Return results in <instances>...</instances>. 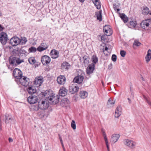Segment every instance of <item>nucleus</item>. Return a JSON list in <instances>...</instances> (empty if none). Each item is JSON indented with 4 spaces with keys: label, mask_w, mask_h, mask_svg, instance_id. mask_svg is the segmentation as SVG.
I'll return each instance as SVG.
<instances>
[{
    "label": "nucleus",
    "mask_w": 151,
    "mask_h": 151,
    "mask_svg": "<svg viewBox=\"0 0 151 151\" xmlns=\"http://www.w3.org/2000/svg\"><path fill=\"white\" fill-rule=\"evenodd\" d=\"M66 78L64 76L60 75L57 78V81L58 83L60 85H63L65 83L66 81Z\"/></svg>",
    "instance_id": "obj_13"
},
{
    "label": "nucleus",
    "mask_w": 151,
    "mask_h": 151,
    "mask_svg": "<svg viewBox=\"0 0 151 151\" xmlns=\"http://www.w3.org/2000/svg\"><path fill=\"white\" fill-rule=\"evenodd\" d=\"M116 10H117V12H119V11H120V9H118V8L116 9Z\"/></svg>",
    "instance_id": "obj_61"
},
{
    "label": "nucleus",
    "mask_w": 151,
    "mask_h": 151,
    "mask_svg": "<svg viewBox=\"0 0 151 151\" xmlns=\"http://www.w3.org/2000/svg\"><path fill=\"white\" fill-rule=\"evenodd\" d=\"M92 1L97 9H99L101 8V3L99 0H93Z\"/></svg>",
    "instance_id": "obj_30"
},
{
    "label": "nucleus",
    "mask_w": 151,
    "mask_h": 151,
    "mask_svg": "<svg viewBox=\"0 0 151 151\" xmlns=\"http://www.w3.org/2000/svg\"><path fill=\"white\" fill-rule=\"evenodd\" d=\"M50 55L51 58L53 59L58 58L59 56L58 52L55 50H53L51 51Z\"/></svg>",
    "instance_id": "obj_19"
},
{
    "label": "nucleus",
    "mask_w": 151,
    "mask_h": 151,
    "mask_svg": "<svg viewBox=\"0 0 151 151\" xmlns=\"http://www.w3.org/2000/svg\"><path fill=\"white\" fill-rule=\"evenodd\" d=\"M24 62L23 59H21L19 57L11 56L9 58V64L12 66L16 67L22 62Z\"/></svg>",
    "instance_id": "obj_3"
},
{
    "label": "nucleus",
    "mask_w": 151,
    "mask_h": 151,
    "mask_svg": "<svg viewBox=\"0 0 151 151\" xmlns=\"http://www.w3.org/2000/svg\"><path fill=\"white\" fill-rule=\"evenodd\" d=\"M119 16L124 23H126L129 21L128 18L124 13L119 14Z\"/></svg>",
    "instance_id": "obj_27"
},
{
    "label": "nucleus",
    "mask_w": 151,
    "mask_h": 151,
    "mask_svg": "<svg viewBox=\"0 0 151 151\" xmlns=\"http://www.w3.org/2000/svg\"><path fill=\"white\" fill-rule=\"evenodd\" d=\"M60 140V142H61V144H63V142L62 139L61 140Z\"/></svg>",
    "instance_id": "obj_60"
},
{
    "label": "nucleus",
    "mask_w": 151,
    "mask_h": 151,
    "mask_svg": "<svg viewBox=\"0 0 151 151\" xmlns=\"http://www.w3.org/2000/svg\"><path fill=\"white\" fill-rule=\"evenodd\" d=\"M120 54L122 57H124L126 54V52L124 50H122L120 51Z\"/></svg>",
    "instance_id": "obj_44"
},
{
    "label": "nucleus",
    "mask_w": 151,
    "mask_h": 151,
    "mask_svg": "<svg viewBox=\"0 0 151 151\" xmlns=\"http://www.w3.org/2000/svg\"><path fill=\"white\" fill-rule=\"evenodd\" d=\"M141 27L145 30H148L151 27V20L150 19H145L140 24Z\"/></svg>",
    "instance_id": "obj_4"
},
{
    "label": "nucleus",
    "mask_w": 151,
    "mask_h": 151,
    "mask_svg": "<svg viewBox=\"0 0 151 151\" xmlns=\"http://www.w3.org/2000/svg\"><path fill=\"white\" fill-rule=\"evenodd\" d=\"M81 3H83L84 1H85V0H78Z\"/></svg>",
    "instance_id": "obj_59"
},
{
    "label": "nucleus",
    "mask_w": 151,
    "mask_h": 151,
    "mask_svg": "<svg viewBox=\"0 0 151 151\" xmlns=\"http://www.w3.org/2000/svg\"><path fill=\"white\" fill-rule=\"evenodd\" d=\"M141 43L139 42V41L137 40H135L133 44V47L135 49V46L137 47L139 46Z\"/></svg>",
    "instance_id": "obj_34"
},
{
    "label": "nucleus",
    "mask_w": 151,
    "mask_h": 151,
    "mask_svg": "<svg viewBox=\"0 0 151 151\" xmlns=\"http://www.w3.org/2000/svg\"><path fill=\"white\" fill-rule=\"evenodd\" d=\"M40 99L38 102L39 108L42 110H46L47 109V93L46 91L42 92L40 94Z\"/></svg>",
    "instance_id": "obj_1"
},
{
    "label": "nucleus",
    "mask_w": 151,
    "mask_h": 151,
    "mask_svg": "<svg viewBox=\"0 0 151 151\" xmlns=\"http://www.w3.org/2000/svg\"><path fill=\"white\" fill-rule=\"evenodd\" d=\"M8 40V36L7 34L4 32L0 33V42L3 45L6 44Z\"/></svg>",
    "instance_id": "obj_6"
},
{
    "label": "nucleus",
    "mask_w": 151,
    "mask_h": 151,
    "mask_svg": "<svg viewBox=\"0 0 151 151\" xmlns=\"http://www.w3.org/2000/svg\"><path fill=\"white\" fill-rule=\"evenodd\" d=\"M69 103V100L67 98H64L61 100L60 104L62 107L66 106Z\"/></svg>",
    "instance_id": "obj_21"
},
{
    "label": "nucleus",
    "mask_w": 151,
    "mask_h": 151,
    "mask_svg": "<svg viewBox=\"0 0 151 151\" xmlns=\"http://www.w3.org/2000/svg\"><path fill=\"white\" fill-rule=\"evenodd\" d=\"M49 109L50 111H51L52 110V109L51 107L49 106H48V109Z\"/></svg>",
    "instance_id": "obj_57"
},
{
    "label": "nucleus",
    "mask_w": 151,
    "mask_h": 151,
    "mask_svg": "<svg viewBox=\"0 0 151 151\" xmlns=\"http://www.w3.org/2000/svg\"><path fill=\"white\" fill-rule=\"evenodd\" d=\"M110 26L109 25H106L104 27V31H106V30H108L110 29Z\"/></svg>",
    "instance_id": "obj_46"
},
{
    "label": "nucleus",
    "mask_w": 151,
    "mask_h": 151,
    "mask_svg": "<svg viewBox=\"0 0 151 151\" xmlns=\"http://www.w3.org/2000/svg\"><path fill=\"white\" fill-rule=\"evenodd\" d=\"M71 127L73 129H75L76 128V126L75 121L73 120L71 123Z\"/></svg>",
    "instance_id": "obj_42"
},
{
    "label": "nucleus",
    "mask_w": 151,
    "mask_h": 151,
    "mask_svg": "<svg viewBox=\"0 0 151 151\" xmlns=\"http://www.w3.org/2000/svg\"><path fill=\"white\" fill-rule=\"evenodd\" d=\"M92 62L94 63H96L98 61V58L95 55H93L92 58Z\"/></svg>",
    "instance_id": "obj_40"
},
{
    "label": "nucleus",
    "mask_w": 151,
    "mask_h": 151,
    "mask_svg": "<svg viewBox=\"0 0 151 151\" xmlns=\"http://www.w3.org/2000/svg\"><path fill=\"white\" fill-rule=\"evenodd\" d=\"M50 62V57L48 56V63H49Z\"/></svg>",
    "instance_id": "obj_56"
},
{
    "label": "nucleus",
    "mask_w": 151,
    "mask_h": 151,
    "mask_svg": "<svg viewBox=\"0 0 151 151\" xmlns=\"http://www.w3.org/2000/svg\"><path fill=\"white\" fill-rule=\"evenodd\" d=\"M19 52L20 54H24V55H26L27 53V51L25 50H24L22 48H21L19 51Z\"/></svg>",
    "instance_id": "obj_43"
},
{
    "label": "nucleus",
    "mask_w": 151,
    "mask_h": 151,
    "mask_svg": "<svg viewBox=\"0 0 151 151\" xmlns=\"http://www.w3.org/2000/svg\"><path fill=\"white\" fill-rule=\"evenodd\" d=\"M29 63L31 64H35L36 62V60L33 57H31L28 60Z\"/></svg>",
    "instance_id": "obj_37"
},
{
    "label": "nucleus",
    "mask_w": 151,
    "mask_h": 151,
    "mask_svg": "<svg viewBox=\"0 0 151 151\" xmlns=\"http://www.w3.org/2000/svg\"><path fill=\"white\" fill-rule=\"evenodd\" d=\"M79 88L78 86L74 85H72L69 86V91L72 94H74L78 91Z\"/></svg>",
    "instance_id": "obj_14"
},
{
    "label": "nucleus",
    "mask_w": 151,
    "mask_h": 151,
    "mask_svg": "<svg viewBox=\"0 0 151 151\" xmlns=\"http://www.w3.org/2000/svg\"><path fill=\"white\" fill-rule=\"evenodd\" d=\"M94 68L95 65L94 63H91L89 65L87 68V73L89 75L92 73L94 70Z\"/></svg>",
    "instance_id": "obj_16"
},
{
    "label": "nucleus",
    "mask_w": 151,
    "mask_h": 151,
    "mask_svg": "<svg viewBox=\"0 0 151 151\" xmlns=\"http://www.w3.org/2000/svg\"><path fill=\"white\" fill-rule=\"evenodd\" d=\"M104 31L107 36H110L112 33V31L111 28L108 30H106V31Z\"/></svg>",
    "instance_id": "obj_38"
},
{
    "label": "nucleus",
    "mask_w": 151,
    "mask_h": 151,
    "mask_svg": "<svg viewBox=\"0 0 151 151\" xmlns=\"http://www.w3.org/2000/svg\"><path fill=\"white\" fill-rule=\"evenodd\" d=\"M67 91L68 90L65 88H61L59 91V94L60 96H64L67 94Z\"/></svg>",
    "instance_id": "obj_20"
},
{
    "label": "nucleus",
    "mask_w": 151,
    "mask_h": 151,
    "mask_svg": "<svg viewBox=\"0 0 151 151\" xmlns=\"http://www.w3.org/2000/svg\"><path fill=\"white\" fill-rule=\"evenodd\" d=\"M129 22L127 24L129 27L132 28L135 27L137 25V23L136 21L132 19L129 18Z\"/></svg>",
    "instance_id": "obj_17"
},
{
    "label": "nucleus",
    "mask_w": 151,
    "mask_h": 151,
    "mask_svg": "<svg viewBox=\"0 0 151 151\" xmlns=\"http://www.w3.org/2000/svg\"><path fill=\"white\" fill-rule=\"evenodd\" d=\"M42 79V77L41 76L36 77L35 79L34 84L36 85V87H38L43 82Z\"/></svg>",
    "instance_id": "obj_12"
},
{
    "label": "nucleus",
    "mask_w": 151,
    "mask_h": 151,
    "mask_svg": "<svg viewBox=\"0 0 151 151\" xmlns=\"http://www.w3.org/2000/svg\"><path fill=\"white\" fill-rule=\"evenodd\" d=\"M124 143L126 146L131 149L135 148L136 143L135 142L129 139H125L124 140Z\"/></svg>",
    "instance_id": "obj_10"
},
{
    "label": "nucleus",
    "mask_w": 151,
    "mask_h": 151,
    "mask_svg": "<svg viewBox=\"0 0 151 151\" xmlns=\"http://www.w3.org/2000/svg\"><path fill=\"white\" fill-rule=\"evenodd\" d=\"M83 63L85 65L89 63L88 59L87 58V56L86 55L84 56L83 57Z\"/></svg>",
    "instance_id": "obj_35"
},
{
    "label": "nucleus",
    "mask_w": 151,
    "mask_h": 151,
    "mask_svg": "<svg viewBox=\"0 0 151 151\" xmlns=\"http://www.w3.org/2000/svg\"><path fill=\"white\" fill-rule=\"evenodd\" d=\"M18 83L24 86L27 87L29 85V79L26 77L22 78L21 77L19 79Z\"/></svg>",
    "instance_id": "obj_7"
},
{
    "label": "nucleus",
    "mask_w": 151,
    "mask_h": 151,
    "mask_svg": "<svg viewBox=\"0 0 151 151\" xmlns=\"http://www.w3.org/2000/svg\"><path fill=\"white\" fill-rule=\"evenodd\" d=\"M6 65L8 67V69L10 70H12L15 67L12 66V65H8L7 64H6Z\"/></svg>",
    "instance_id": "obj_48"
},
{
    "label": "nucleus",
    "mask_w": 151,
    "mask_h": 151,
    "mask_svg": "<svg viewBox=\"0 0 151 151\" xmlns=\"http://www.w3.org/2000/svg\"><path fill=\"white\" fill-rule=\"evenodd\" d=\"M88 95V93L85 91H81L79 93V96L82 99H85L87 97Z\"/></svg>",
    "instance_id": "obj_25"
},
{
    "label": "nucleus",
    "mask_w": 151,
    "mask_h": 151,
    "mask_svg": "<svg viewBox=\"0 0 151 151\" xmlns=\"http://www.w3.org/2000/svg\"><path fill=\"white\" fill-rule=\"evenodd\" d=\"M4 29V28L0 24V32L3 31Z\"/></svg>",
    "instance_id": "obj_52"
},
{
    "label": "nucleus",
    "mask_w": 151,
    "mask_h": 151,
    "mask_svg": "<svg viewBox=\"0 0 151 151\" xmlns=\"http://www.w3.org/2000/svg\"><path fill=\"white\" fill-rule=\"evenodd\" d=\"M27 100L28 102L30 104H33L38 101V97L35 95H31L29 96Z\"/></svg>",
    "instance_id": "obj_9"
},
{
    "label": "nucleus",
    "mask_w": 151,
    "mask_h": 151,
    "mask_svg": "<svg viewBox=\"0 0 151 151\" xmlns=\"http://www.w3.org/2000/svg\"><path fill=\"white\" fill-rule=\"evenodd\" d=\"M37 50V49L35 47H31L29 48L28 51L29 52H35Z\"/></svg>",
    "instance_id": "obj_39"
},
{
    "label": "nucleus",
    "mask_w": 151,
    "mask_h": 151,
    "mask_svg": "<svg viewBox=\"0 0 151 151\" xmlns=\"http://www.w3.org/2000/svg\"><path fill=\"white\" fill-rule=\"evenodd\" d=\"M59 136V139H60V140H62V139L61 137L60 136V135Z\"/></svg>",
    "instance_id": "obj_62"
},
{
    "label": "nucleus",
    "mask_w": 151,
    "mask_h": 151,
    "mask_svg": "<svg viewBox=\"0 0 151 151\" xmlns=\"http://www.w3.org/2000/svg\"><path fill=\"white\" fill-rule=\"evenodd\" d=\"M111 59L114 62H115L116 60V56L115 54L112 55L111 57Z\"/></svg>",
    "instance_id": "obj_47"
},
{
    "label": "nucleus",
    "mask_w": 151,
    "mask_h": 151,
    "mask_svg": "<svg viewBox=\"0 0 151 151\" xmlns=\"http://www.w3.org/2000/svg\"><path fill=\"white\" fill-rule=\"evenodd\" d=\"M27 90L28 93L31 95L35 93L36 92V90L34 86L29 87Z\"/></svg>",
    "instance_id": "obj_24"
},
{
    "label": "nucleus",
    "mask_w": 151,
    "mask_h": 151,
    "mask_svg": "<svg viewBox=\"0 0 151 151\" xmlns=\"http://www.w3.org/2000/svg\"><path fill=\"white\" fill-rule=\"evenodd\" d=\"M13 75L15 78L18 80L22 77V72L17 68H15L14 70Z\"/></svg>",
    "instance_id": "obj_11"
},
{
    "label": "nucleus",
    "mask_w": 151,
    "mask_h": 151,
    "mask_svg": "<svg viewBox=\"0 0 151 151\" xmlns=\"http://www.w3.org/2000/svg\"><path fill=\"white\" fill-rule=\"evenodd\" d=\"M115 103V101L114 100H111L110 98L108 100L107 103V106L108 108H110L113 106Z\"/></svg>",
    "instance_id": "obj_29"
},
{
    "label": "nucleus",
    "mask_w": 151,
    "mask_h": 151,
    "mask_svg": "<svg viewBox=\"0 0 151 151\" xmlns=\"http://www.w3.org/2000/svg\"><path fill=\"white\" fill-rule=\"evenodd\" d=\"M104 137L106 143H108V142L107 139V138L106 135L104 136Z\"/></svg>",
    "instance_id": "obj_50"
},
{
    "label": "nucleus",
    "mask_w": 151,
    "mask_h": 151,
    "mask_svg": "<svg viewBox=\"0 0 151 151\" xmlns=\"http://www.w3.org/2000/svg\"><path fill=\"white\" fill-rule=\"evenodd\" d=\"M101 14V11L100 10L99 11L98 14H97V19L99 20V21H102Z\"/></svg>",
    "instance_id": "obj_36"
},
{
    "label": "nucleus",
    "mask_w": 151,
    "mask_h": 151,
    "mask_svg": "<svg viewBox=\"0 0 151 151\" xmlns=\"http://www.w3.org/2000/svg\"><path fill=\"white\" fill-rule=\"evenodd\" d=\"M150 10L149 8L147 6H144L142 8V13L144 15H146L149 13Z\"/></svg>",
    "instance_id": "obj_28"
},
{
    "label": "nucleus",
    "mask_w": 151,
    "mask_h": 151,
    "mask_svg": "<svg viewBox=\"0 0 151 151\" xmlns=\"http://www.w3.org/2000/svg\"><path fill=\"white\" fill-rule=\"evenodd\" d=\"M47 48L46 44L45 43H42L40 46L38 47L37 50L38 51L41 52L46 49Z\"/></svg>",
    "instance_id": "obj_22"
},
{
    "label": "nucleus",
    "mask_w": 151,
    "mask_h": 151,
    "mask_svg": "<svg viewBox=\"0 0 151 151\" xmlns=\"http://www.w3.org/2000/svg\"><path fill=\"white\" fill-rule=\"evenodd\" d=\"M9 142H12L13 141L11 137H9Z\"/></svg>",
    "instance_id": "obj_53"
},
{
    "label": "nucleus",
    "mask_w": 151,
    "mask_h": 151,
    "mask_svg": "<svg viewBox=\"0 0 151 151\" xmlns=\"http://www.w3.org/2000/svg\"><path fill=\"white\" fill-rule=\"evenodd\" d=\"M113 7L115 10H116V9H117V6L116 5V4H114L113 5Z\"/></svg>",
    "instance_id": "obj_54"
},
{
    "label": "nucleus",
    "mask_w": 151,
    "mask_h": 151,
    "mask_svg": "<svg viewBox=\"0 0 151 151\" xmlns=\"http://www.w3.org/2000/svg\"><path fill=\"white\" fill-rule=\"evenodd\" d=\"M41 62L44 65H47V55L43 56L41 58Z\"/></svg>",
    "instance_id": "obj_31"
},
{
    "label": "nucleus",
    "mask_w": 151,
    "mask_h": 151,
    "mask_svg": "<svg viewBox=\"0 0 151 151\" xmlns=\"http://www.w3.org/2000/svg\"><path fill=\"white\" fill-rule=\"evenodd\" d=\"M20 41H21L20 43L22 45L25 44L27 42V40L25 37H23L22 39H20Z\"/></svg>",
    "instance_id": "obj_41"
},
{
    "label": "nucleus",
    "mask_w": 151,
    "mask_h": 151,
    "mask_svg": "<svg viewBox=\"0 0 151 151\" xmlns=\"http://www.w3.org/2000/svg\"><path fill=\"white\" fill-rule=\"evenodd\" d=\"M122 108L120 106H118L116 109L115 113V116L118 118L121 114Z\"/></svg>",
    "instance_id": "obj_18"
},
{
    "label": "nucleus",
    "mask_w": 151,
    "mask_h": 151,
    "mask_svg": "<svg viewBox=\"0 0 151 151\" xmlns=\"http://www.w3.org/2000/svg\"><path fill=\"white\" fill-rule=\"evenodd\" d=\"M127 99L129 101V104H131V101L130 100V99L129 98H128Z\"/></svg>",
    "instance_id": "obj_58"
},
{
    "label": "nucleus",
    "mask_w": 151,
    "mask_h": 151,
    "mask_svg": "<svg viewBox=\"0 0 151 151\" xmlns=\"http://www.w3.org/2000/svg\"><path fill=\"white\" fill-rule=\"evenodd\" d=\"M61 67L63 69L68 70L70 67V65L67 62H64L61 65Z\"/></svg>",
    "instance_id": "obj_26"
},
{
    "label": "nucleus",
    "mask_w": 151,
    "mask_h": 151,
    "mask_svg": "<svg viewBox=\"0 0 151 151\" xmlns=\"http://www.w3.org/2000/svg\"><path fill=\"white\" fill-rule=\"evenodd\" d=\"M5 122L6 124L9 123L13 120L12 116L9 114H6L5 116Z\"/></svg>",
    "instance_id": "obj_23"
},
{
    "label": "nucleus",
    "mask_w": 151,
    "mask_h": 151,
    "mask_svg": "<svg viewBox=\"0 0 151 151\" xmlns=\"http://www.w3.org/2000/svg\"><path fill=\"white\" fill-rule=\"evenodd\" d=\"M104 46L103 47V52L104 53L105 55L107 56L109 54V52L108 51V50L110 49L109 48L105 46L104 48Z\"/></svg>",
    "instance_id": "obj_33"
},
{
    "label": "nucleus",
    "mask_w": 151,
    "mask_h": 151,
    "mask_svg": "<svg viewBox=\"0 0 151 151\" xmlns=\"http://www.w3.org/2000/svg\"><path fill=\"white\" fill-rule=\"evenodd\" d=\"M39 108V107L38 105V106H32V109L35 111H37L38 110Z\"/></svg>",
    "instance_id": "obj_45"
},
{
    "label": "nucleus",
    "mask_w": 151,
    "mask_h": 151,
    "mask_svg": "<svg viewBox=\"0 0 151 151\" xmlns=\"http://www.w3.org/2000/svg\"><path fill=\"white\" fill-rule=\"evenodd\" d=\"M62 146V147H63V149H64V145H63V144H61Z\"/></svg>",
    "instance_id": "obj_64"
},
{
    "label": "nucleus",
    "mask_w": 151,
    "mask_h": 151,
    "mask_svg": "<svg viewBox=\"0 0 151 151\" xmlns=\"http://www.w3.org/2000/svg\"><path fill=\"white\" fill-rule=\"evenodd\" d=\"M142 80L143 81H145L143 77H142Z\"/></svg>",
    "instance_id": "obj_63"
},
{
    "label": "nucleus",
    "mask_w": 151,
    "mask_h": 151,
    "mask_svg": "<svg viewBox=\"0 0 151 151\" xmlns=\"http://www.w3.org/2000/svg\"><path fill=\"white\" fill-rule=\"evenodd\" d=\"M112 68V64L111 63H110L108 66V68L109 70H111Z\"/></svg>",
    "instance_id": "obj_49"
},
{
    "label": "nucleus",
    "mask_w": 151,
    "mask_h": 151,
    "mask_svg": "<svg viewBox=\"0 0 151 151\" xmlns=\"http://www.w3.org/2000/svg\"><path fill=\"white\" fill-rule=\"evenodd\" d=\"M20 39L17 37L14 36L10 40V43L13 46H15L20 43Z\"/></svg>",
    "instance_id": "obj_8"
},
{
    "label": "nucleus",
    "mask_w": 151,
    "mask_h": 151,
    "mask_svg": "<svg viewBox=\"0 0 151 151\" xmlns=\"http://www.w3.org/2000/svg\"><path fill=\"white\" fill-rule=\"evenodd\" d=\"M151 58V50L149 49L147 51V54L146 57H145L146 61L147 63L149 62Z\"/></svg>",
    "instance_id": "obj_32"
},
{
    "label": "nucleus",
    "mask_w": 151,
    "mask_h": 151,
    "mask_svg": "<svg viewBox=\"0 0 151 151\" xmlns=\"http://www.w3.org/2000/svg\"><path fill=\"white\" fill-rule=\"evenodd\" d=\"M48 102L49 104L54 105L59 102V96L55 94L52 90L50 89L48 91Z\"/></svg>",
    "instance_id": "obj_2"
},
{
    "label": "nucleus",
    "mask_w": 151,
    "mask_h": 151,
    "mask_svg": "<svg viewBox=\"0 0 151 151\" xmlns=\"http://www.w3.org/2000/svg\"><path fill=\"white\" fill-rule=\"evenodd\" d=\"M106 147H107V149H108V151H109V146L108 143H106Z\"/></svg>",
    "instance_id": "obj_55"
},
{
    "label": "nucleus",
    "mask_w": 151,
    "mask_h": 151,
    "mask_svg": "<svg viewBox=\"0 0 151 151\" xmlns=\"http://www.w3.org/2000/svg\"><path fill=\"white\" fill-rule=\"evenodd\" d=\"M120 137V135L118 134H114L112 135L110 139V142L112 144H114L118 141Z\"/></svg>",
    "instance_id": "obj_15"
},
{
    "label": "nucleus",
    "mask_w": 151,
    "mask_h": 151,
    "mask_svg": "<svg viewBox=\"0 0 151 151\" xmlns=\"http://www.w3.org/2000/svg\"><path fill=\"white\" fill-rule=\"evenodd\" d=\"M80 74H78L73 79L74 82L78 84H81L82 83L84 79V73L81 70H80Z\"/></svg>",
    "instance_id": "obj_5"
},
{
    "label": "nucleus",
    "mask_w": 151,
    "mask_h": 151,
    "mask_svg": "<svg viewBox=\"0 0 151 151\" xmlns=\"http://www.w3.org/2000/svg\"><path fill=\"white\" fill-rule=\"evenodd\" d=\"M101 132L102 133V134L103 135V136L106 135V134L105 133V132L104 131V130L103 129H101Z\"/></svg>",
    "instance_id": "obj_51"
}]
</instances>
